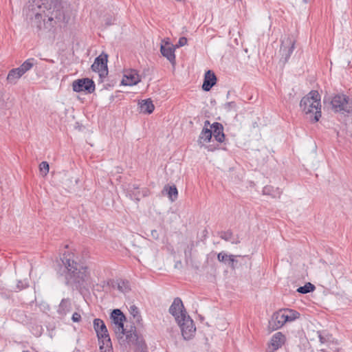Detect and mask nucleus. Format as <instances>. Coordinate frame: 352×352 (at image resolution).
<instances>
[{
    "instance_id": "obj_1",
    "label": "nucleus",
    "mask_w": 352,
    "mask_h": 352,
    "mask_svg": "<svg viewBox=\"0 0 352 352\" xmlns=\"http://www.w3.org/2000/svg\"><path fill=\"white\" fill-rule=\"evenodd\" d=\"M23 14L37 32L43 29L50 31L58 22L64 19L60 3L50 4L48 7L47 4L41 3V0L29 1L23 9Z\"/></svg>"
},
{
    "instance_id": "obj_2",
    "label": "nucleus",
    "mask_w": 352,
    "mask_h": 352,
    "mask_svg": "<svg viewBox=\"0 0 352 352\" xmlns=\"http://www.w3.org/2000/svg\"><path fill=\"white\" fill-rule=\"evenodd\" d=\"M74 257L72 253H64L58 261L57 273L65 277L66 285L79 290L85 287L89 278V274L87 268L76 262Z\"/></svg>"
},
{
    "instance_id": "obj_3",
    "label": "nucleus",
    "mask_w": 352,
    "mask_h": 352,
    "mask_svg": "<svg viewBox=\"0 0 352 352\" xmlns=\"http://www.w3.org/2000/svg\"><path fill=\"white\" fill-rule=\"evenodd\" d=\"M168 311L175 318L180 327L184 339L186 340L192 339L195 334L196 327L180 298L177 297L173 300Z\"/></svg>"
},
{
    "instance_id": "obj_4",
    "label": "nucleus",
    "mask_w": 352,
    "mask_h": 352,
    "mask_svg": "<svg viewBox=\"0 0 352 352\" xmlns=\"http://www.w3.org/2000/svg\"><path fill=\"white\" fill-rule=\"evenodd\" d=\"M113 329L121 344L133 345L135 346L136 352H147L146 344L142 336L138 335L135 327L131 326L129 330H126L123 323L114 324Z\"/></svg>"
},
{
    "instance_id": "obj_5",
    "label": "nucleus",
    "mask_w": 352,
    "mask_h": 352,
    "mask_svg": "<svg viewBox=\"0 0 352 352\" xmlns=\"http://www.w3.org/2000/svg\"><path fill=\"white\" fill-rule=\"evenodd\" d=\"M300 107L306 115H309L311 121L316 122L321 117L320 95L317 91H311L304 96L300 102Z\"/></svg>"
},
{
    "instance_id": "obj_6",
    "label": "nucleus",
    "mask_w": 352,
    "mask_h": 352,
    "mask_svg": "<svg viewBox=\"0 0 352 352\" xmlns=\"http://www.w3.org/2000/svg\"><path fill=\"white\" fill-rule=\"evenodd\" d=\"M324 102L331 105V110L335 113L343 115L352 113V98L344 94H337L333 96H325Z\"/></svg>"
},
{
    "instance_id": "obj_7",
    "label": "nucleus",
    "mask_w": 352,
    "mask_h": 352,
    "mask_svg": "<svg viewBox=\"0 0 352 352\" xmlns=\"http://www.w3.org/2000/svg\"><path fill=\"white\" fill-rule=\"evenodd\" d=\"M36 63V60L34 58H30L24 61L19 67L10 69L6 78L8 83L16 85L22 76L30 71Z\"/></svg>"
},
{
    "instance_id": "obj_8",
    "label": "nucleus",
    "mask_w": 352,
    "mask_h": 352,
    "mask_svg": "<svg viewBox=\"0 0 352 352\" xmlns=\"http://www.w3.org/2000/svg\"><path fill=\"white\" fill-rule=\"evenodd\" d=\"M107 57L108 56L106 54H100L95 58L91 65V69L98 72L101 78L106 77L108 74Z\"/></svg>"
},
{
    "instance_id": "obj_9",
    "label": "nucleus",
    "mask_w": 352,
    "mask_h": 352,
    "mask_svg": "<svg viewBox=\"0 0 352 352\" xmlns=\"http://www.w3.org/2000/svg\"><path fill=\"white\" fill-rule=\"evenodd\" d=\"M72 89L75 92L85 91L91 94L95 91V83L87 78L78 79L73 82Z\"/></svg>"
},
{
    "instance_id": "obj_10",
    "label": "nucleus",
    "mask_w": 352,
    "mask_h": 352,
    "mask_svg": "<svg viewBox=\"0 0 352 352\" xmlns=\"http://www.w3.org/2000/svg\"><path fill=\"white\" fill-rule=\"evenodd\" d=\"M126 195L131 199L139 201L141 198L149 195V190L146 188H140L135 184H129L125 189Z\"/></svg>"
},
{
    "instance_id": "obj_11",
    "label": "nucleus",
    "mask_w": 352,
    "mask_h": 352,
    "mask_svg": "<svg viewBox=\"0 0 352 352\" xmlns=\"http://www.w3.org/2000/svg\"><path fill=\"white\" fill-rule=\"evenodd\" d=\"M294 48L295 41L294 40L287 38V40L283 41L280 50L281 54L280 62L285 64L293 53Z\"/></svg>"
},
{
    "instance_id": "obj_12",
    "label": "nucleus",
    "mask_w": 352,
    "mask_h": 352,
    "mask_svg": "<svg viewBox=\"0 0 352 352\" xmlns=\"http://www.w3.org/2000/svg\"><path fill=\"white\" fill-rule=\"evenodd\" d=\"M286 323L284 313L280 309L273 314L269 320L268 328L270 331H275L280 329Z\"/></svg>"
},
{
    "instance_id": "obj_13",
    "label": "nucleus",
    "mask_w": 352,
    "mask_h": 352,
    "mask_svg": "<svg viewBox=\"0 0 352 352\" xmlns=\"http://www.w3.org/2000/svg\"><path fill=\"white\" fill-rule=\"evenodd\" d=\"M175 45L171 44L168 41H162L160 52L162 56L166 57L173 64L175 62Z\"/></svg>"
},
{
    "instance_id": "obj_14",
    "label": "nucleus",
    "mask_w": 352,
    "mask_h": 352,
    "mask_svg": "<svg viewBox=\"0 0 352 352\" xmlns=\"http://www.w3.org/2000/svg\"><path fill=\"white\" fill-rule=\"evenodd\" d=\"M285 336L281 332L274 334L268 344L267 352H274L280 348L285 342Z\"/></svg>"
},
{
    "instance_id": "obj_15",
    "label": "nucleus",
    "mask_w": 352,
    "mask_h": 352,
    "mask_svg": "<svg viewBox=\"0 0 352 352\" xmlns=\"http://www.w3.org/2000/svg\"><path fill=\"white\" fill-rule=\"evenodd\" d=\"M217 82V77L214 73L211 70H208L204 75L202 89L205 91H209Z\"/></svg>"
},
{
    "instance_id": "obj_16",
    "label": "nucleus",
    "mask_w": 352,
    "mask_h": 352,
    "mask_svg": "<svg viewBox=\"0 0 352 352\" xmlns=\"http://www.w3.org/2000/svg\"><path fill=\"white\" fill-rule=\"evenodd\" d=\"M94 328L98 339H101L106 336H109L107 327L103 320H102L101 319H94Z\"/></svg>"
},
{
    "instance_id": "obj_17",
    "label": "nucleus",
    "mask_w": 352,
    "mask_h": 352,
    "mask_svg": "<svg viewBox=\"0 0 352 352\" xmlns=\"http://www.w3.org/2000/svg\"><path fill=\"white\" fill-rule=\"evenodd\" d=\"M140 81V76L135 70H131L124 74V78L122 80V84L127 86H132L138 84Z\"/></svg>"
},
{
    "instance_id": "obj_18",
    "label": "nucleus",
    "mask_w": 352,
    "mask_h": 352,
    "mask_svg": "<svg viewBox=\"0 0 352 352\" xmlns=\"http://www.w3.org/2000/svg\"><path fill=\"white\" fill-rule=\"evenodd\" d=\"M250 259L248 256L233 255L230 254V259H229V267L232 270L239 268L242 264H246L247 261Z\"/></svg>"
},
{
    "instance_id": "obj_19",
    "label": "nucleus",
    "mask_w": 352,
    "mask_h": 352,
    "mask_svg": "<svg viewBox=\"0 0 352 352\" xmlns=\"http://www.w3.org/2000/svg\"><path fill=\"white\" fill-rule=\"evenodd\" d=\"M210 130H212V135H214L215 140L221 143L225 140V135L223 133V126L219 122H214L210 126Z\"/></svg>"
},
{
    "instance_id": "obj_20",
    "label": "nucleus",
    "mask_w": 352,
    "mask_h": 352,
    "mask_svg": "<svg viewBox=\"0 0 352 352\" xmlns=\"http://www.w3.org/2000/svg\"><path fill=\"white\" fill-rule=\"evenodd\" d=\"M209 124L210 122L208 120H206L204 122V126L199 137L198 143L200 145H204V143L205 142H209L212 138V130L208 128Z\"/></svg>"
},
{
    "instance_id": "obj_21",
    "label": "nucleus",
    "mask_w": 352,
    "mask_h": 352,
    "mask_svg": "<svg viewBox=\"0 0 352 352\" xmlns=\"http://www.w3.org/2000/svg\"><path fill=\"white\" fill-rule=\"evenodd\" d=\"M72 309L71 301L69 298L62 299L58 309V313L59 315L64 316L69 313Z\"/></svg>"
},
{
    "instance_id": "obj_22",
    "label": "nucleus",
    "mask_w": 352,
    "mask_h": 352,
    "mask_svg": "<svg viewBox=\"0 0 352 352\" xmlns=\"http://www.w3.org/2000/svg\"><path fill=\"white\" fill-rule=\"evenodd\" d=\"M100 350L101 352H113L112 344L109 336H104L98 339Z\"/></svg>"
},
{
    "instance_id": "obj_23",
    "label": "nucleus",
    "mask_w": 352,
    "mask_h": 352,
    "mask_svg": "<svg viewBox=\"0 0 352 352\" xmlns=\"http://www.w3.org/2000/svg\"><path fill=\"white\" fill-rule=\"evenodd\" d=\"M263 194L269 195L272 198H279L282 194V190L279 188H274L272 186H265L263 188Z\"/></svg>"
},
{
    "instance_id": "obj_24",
    "label": "nucleus",
    "mask_w": 352,
    "mask_h": 352,
    "mask_svg": "<svg viewBox=\"0 0 352 352\" xmlns=\"http://www.w3.org/2000/svg\"><path fill=\"white\" fill-rule=\"evenodd\" d=\"M111 318L113 324H123L126 318L123 313L118 309H113L111 314Z\"/></svg>"
},
{
    "instance_id": "obj_25",
    "label": "nucleus",
    "mask_w": 352,
    "mask_h": 352,
    "mask_svg": "<svg viewBox=\"0 0 352 352\" xmlns=\"http://www.w3.org/2000/svg\"><path fill=\"white\" fill-rule=\"evenodd\" d=\"M166 192V195L168 197L171 201H174L177 199L178 191L175 185L165 186L162 192Z\"/></svg>"
},
{
    "instance_id": "obj_26",
    "label": "nucleus",
    "mask_w": 352,
    "mask_h": 352,
    "mask_svg": "<svg viewBox=\"0 0 352 352\" xmlns=\"http://www.w3.org/2000/svg\"><path fill=\"white\" fill-rule=\"evenodd\" d=\"M140 104V110L144 113H151L154 109V104L151 99L142 100Z\"/></svg>"
},
{
    "instance_id": "obj_27",
    "label": "nucleus",
    "mask_w": 352,
    "mask_h": 352,
    "mask_svg": "<svg viewBox=\"0 0 352 352\" xmlns=\"http://www.w3.org/2000/svg\"><path fill=\"white\" fill-rule=\"evenodd\" d=\"M281 310L283 313H284V317L286 322H292L300 317V314L295 310L289 309H284Z\"/></svg>"
},
{
    "instance_id": "obj_28",
    "label": "nucleus",
    "mask_w": 352,
    "mask_h": 352,
    "mask_svg": "<svg viewBox=\"0 0 352 352\" xmlns=\"http://www.w3.org/2000/svg\"><path fill=\"white\" fill-rule=\"evenodd\" d=\"M219 236L226 241H230L232 244H238L240 243V241L237 239H234L233 233L231 230H227V231H221L218 233Z\"/></svg>"
},
{
    "instance_id": "obj_29",
    "label": "nucleus",
    "mask_w": 352,
    "mask_h": 352,
    "mask_svg": "<svg viewBox=\"0 0 352 352\" xmlns=\"http://www.w3.org/2000/svg\"><path fill=\"white\" fill-rule=\"evenodd\" d=\"M130 314L133 316L135 322H140L141 320V316L138 308L135 305H131L129 309Z\"/></svg>"
},
{
    "instance_id": "obj_30",
    "label": "nucleus",
    "mask_w": 352,
    "mask_h": 352,
    "mask_svg": "<svg viewBox=\"0 0 352 352\" xmlns=\"http://www.w3.org/2000/svg\"><path fill=\"white\" fill-rule=\"evenodd\" d=\"M314 289H315V286L313 284H311V283H307L304 286L299 287L297 289V292L300 294H307L311 292H313V291H314Z\"/></svg>"
},
{
    "instance_id": "obj_31",
    "label": "nucleus",
    "mask_w": 352,
    "mask_h": 352,
    "mask_svg": "<svg viewBox=\"0 0 352 352\" xmlns=\"http://www.w3.org/2000/svg\"><path fill=\"white\" fill-rule=\"evenodd\" d=\"M229 259H230V254H227L225 252H221L217 254V260L219 262L224 263L229 266Z\"/></svg>"
},
{
    "instance_id": "obj_32",
    "label": "nucleus",
    "mask_w": 352,
    "mask_h": 352,
    "mask_svg": "<svg viewBox=\"0 0 352 352\" xmlns=\"http://www.w3.org/2000/svg\"><path fill=\"white\" fill-rule=\"evenodd\" d=\"M41 174L45 176L49 172V164L47 162H42L39 165Z\"/></svg>"
},
{
    "instance_id": "obj_33",
    "label": "nucleus",
    "mask_w": 352,
    "mask_h": 352,
    "mask_svg": "<svg viewBox=\"0 0 352 352\" xmlns=\"http://www.w3.org/2000/svg\"><path fill=\"white\" fill-rule=\"evenodd\" d=\"M224 109L229 112L231 111H236V104L234 102H228L223 105Z\"/></svg>"
},
{
    "instance_id": "obj_34",
    "label": "nucleus",
    "mask_w": 352,
    "mask_h": 352,
    "mask_svg": "<svg viewBox=\"0 0 352 352\" xmlns=\"http://www.w3.org/2000/svg\"><path fill=\"white\" fill-rule=\"evenodd\" d=\"M43 331V327L41 325H36L35 327H33L32 329V333L36 337L40 336L42 334Z\"/></svg>"
},
{
    "instance_id": "obj_35",
    "label": "nucleus",
    "mask_w": 352,
    "mask_h": 352,
    "mask_svg": "<svg viewBox=\"0 0 352 352\" xmlns=\"http://www.w3.org/2000/svg\"><path fill=\"white\" fill-rule=\"evenodd\" d=\"M128 282L121 281L118 283V288L120 291L124 292L128 289Z\"/></svg>"
},
{
    "instance_id": "obj_36",
    "label": "nucleus",
    "mask_w": 352,
    "mask_h": 352,
    "mask_svg": "<svg viewBox=\"0 0 352 352\" xmlns=\"http://www.w3.org/2000/svg\"><path fill=\"white\" fill-rule=\"evenodd\" d=\"M187 41H187V38L186 37H181V38H179L177 44L176 45H175V49L177 47H180L186 45L187 44Z\"/></svg>"
},
{
    "instance_id": "obj_37",
    "label": "nucleus",
    "mask_w": 352,
    "mask_h": 352,
    "mask_svg": "<svg viewBox=\"0 0 352 352\" xmlns=\"http://www.w3.org/2000/svg\"><path fill=\"white\" fill-rule=\"evenodd\" d=\"M72 320L75 322H79L81 320L80 314L77 312L74 313L72 317Z\"/></svg>"
},
{
    "instance_id": "obj_38",
    "label": "nucleus",
    "mask_w": 352,
    "mask_h": 352,
    "mask_svg": "<svg viewBox=\"0 0 352 352\" xmlns=\"http://www.w3.org/2000/svg\"><path fill=\"white\" fill-rule=\"evenodd\" d=\"M151 236L154 239H159L160 238V234L158 233V232L156 230H151Z\"/></svg>"
},
{
    "instance_id": "obj_39",
    "label": "nucleus",
    "mask_w": 352,
    "mask_h": 352,
    "mask_svg": "<svg viewBox=\"0 0 352 352\" xmlns=\"http://www.w3.org/2000/svg\"><path fill=\"white\" fill-rule=\"evenodd\" d=\"M26 287V284L25 283H23L22 281L19 280L18 282V284L16 285V287L17 289H19V290L25 288Z\"/></svg>"
},
{
    "instance_id": "obj_40",
    "label": "nucleus",
    "mask_w": 352,
    "mask_h": 352,
    "mask_svg": "<svg viewBox=\"0 0 352 352\" xmlns=\"http://www.w3.org/2000/svg\"><path fill=\"white\" fill-rule=\"evenodd\" d=\"M318 333H319L318 334V338H319L320 342L322 344L324 343L325 341H326L325 338L321 335V333H320L319 332H318Z\"/></svg>"
},
{
    "instance_id": "obj_41",
    "label": "nucleus",
    "mask_w": 352,
    "mask_h": 352,
    "mask_svg": "<svg viewBox=\"0 0 352 352\" xmlns=\"http://www.w3.org/2000/svg\"><path fill=\"white\" fill-rule=\"evenodd\" d=\"M45 60L47 62L50 63H54V60H52V59H45Z\"/></svg>"
},
{
    "instance_id": "obj_42",
    "label": "nucleus",
    "mask_w": 352,
    "mask_h": 352,
    "mask_svg": "<svg viewBox=\"0 0 352 352\" xmlns=\"http://www.w3.org/2000/svg\"><path fill=\"white\" fill-rule=\"evenodd\" d=\"M23 352H30V351H23Z\"/></svg>"
}]
</instances>
